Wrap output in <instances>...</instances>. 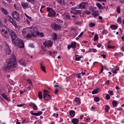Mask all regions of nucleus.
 I'll use <instances>...</instances> for the list:
<instances>
[{
    "label": "nucleus",
    "instance_id": "2eb2a0df",
    "mask_svg": "<svg viewBox=\"0 0 124 124\" xmlns=\"http://www.w3.org/2000/svg\"><path fill=\"white\" fill-rule=\"evenodd\" d=\"M71 122L73 124H78V121L76 118H73L71 120Z\"/></svg>",
    "mask_w": 124,
    "mask_h": 124
},
{
    "label": "nucleus",
    "instance_id": "e433bc0d",
    "mask_svg": "<svg viewBox=\"0 0 124 124\" xmlns=\"http://www.w3.org/2000/svg\"><path fill=\"white\" fill-rule=\"evenodd\" d=\"M42 112H40L37 113H35V115L36 116H39L42 114Z\"/></svg>",
    "mask_w": 124,
    "mask_h": 124
},
{
    "label": "nucleus",
    "instance_id": "f3484780",
    "mask_svg": "<svg viewBox=\"0 0 124 124\" xmlns=\"http://www.w3.org/2000/svg\"><path fill=\"white\" fill-rule=\"evenodd\" d=\"M12 16L16 20H18L19 18V16L18 14L14 15V14H12Z\"/></svg>",
    "mask_w": 124,
    "mask_h": 124
},
{
    "label": "nucleus",
    "instance_id": "e2e57ef3",
    "mask_svg": "<svg viewBox=\"0 0 124 124\" xmlns=\"http://www.w3.org/2000/svg\"><path fill=\"white\" fill-rule=\"evenodd\" d=\"M119 2L123 3L124 2V0H119Z\"/></svg>",
    "mask_w": 124,
    "mask_h": 124
},
{
    "label": "nucleus",
    "instance_id": "7ed1b4c3",
    "mask_svg": "<svg viewBox=\"0 0 124 124\" xmlns=\"http://www.w3.org/2000/svg\"><path fill=\"white\" fill-rule=\"evenodd\" d=\"M30 33L26 35L27 38H31L32 37H34L35 36V33L36 32V28H32V27H31L30 28Z\"/></svg>",
    "mask_w": 124,
    "mask_h": 124
},
{
    "label": "nucleus",
    "instance_id": "bf43d9fd",
    "mask_svg": "<svg viewBox=\"0 0 124 124\" xmlns=\"http://www.w3.org/2000/svg\"><path fill=\"white\" fill-rule=\"evenodd\" d=\"M89 9L90 10H91L92 11H93V7H91L89 8Z\"/></svg>",
    "mask_w": 124,
    "mask_h": 124
},
{
    "label": "nucleus",
    "instance_id": "a18cd8bd",
    "mask_svg": "<svg viewBox=\"0 0 124 124\" xmlns=\"http://www.w3.org/2000/svg\"><path fill=\"white\" fill-rule=\"evenodd\" d=\"M107 32V30H104L102 32V34H104L106 33Z\"/></svg>",
    "mask_w": 124,
    "mask_h": 124
},
{
    "label": "nucleus",
    "instance_id": "72a5a7b5",
    "mask_svg": "<svg viewBox=\"0 0 124 124\" xmlns=\"http://www.w3.org/2000/svg\"><path fill=\"white\" fill-rule=\"evenodd\" d=\"M57 38V35L55 33H54L53 35V39L54 40H55Z\"/></svg>",
    "mask_w": 124,
    "mask_h": 124
},
{
    "label": "nucleus",
    "instance_id": "473e14b6",
    "mask_svg": "<svg viewBox=\"0 0 124 124\" xmlns=\"http://www.w3.org/2000/svg\"><path fill=\"white\" fill-rule=\"evenodd\" d=\"M112 104L113 106L114 107H115L117 105V101H112Z\"/></svg>",
    "mask_w": 124,
    "mask_h": 124
},
{
    "label": "nucleus",
    "instance_id": "a19ab883",
    "mask_svg": "<svg viewBox=\"0 0 124 124\" xmlns=\"http://www.w3.org/2000/svg\"><path fill=\"white\" fill-rule=\"evenodd\" d=\"M24 14L25 15V16H26V17L27 18H28L29 19V20H31L32 19V18L31 17L29 16H28V15H26V14L25 13H24Z\"/></svg>",
    "mask_w": 124,
    "mask_h": 124
},
{
    "label": "nucleus",
    "instance_id": "49530a36",
    "mask_svg": "<svg viewBox=\"0 0 124 124\" xmlns=\"http://www.w3.org/2000/svg\"><path fill=\"white\" fill-rule=\"evenodd\" d=\"M117 12L118 13H119L120 12V8L119 6H117Z\"/></svg>",
    "mask_w": 124,
    "mask_h": 124
},
{
    "label": "nucleus",
    "instance_id": "774afa93",
    "mask_svg": "<svg viewBox=\"0 0 124 124\" xmlns=\"http://www.w3.org/2000/svg\"><path fill=\"white\" fill-rule=\"evenodd\" d=\"M101 46V45L100 43H99L97 45V46L98 47H100Z\"/></svg>",
    "mask_w": 124,
    "mask_h": 124
},
{
    "label": "nucleus",
    "instance_id": "9b49d317",
    "mask_svg": "<svg viewBox=\"0 0 124 124\" xmlns=\"http://www.w3.org/2000/svg\"><path fill=\"white\" fill-rule=\"evenodd\" d=\"M26 62V60L23 58H21L19 61V62L21 64L24 66H25L26 65L25 63Z\"/></svg>",
    "mask_w": 124,
    "mask_h": 124
},
{
    "label": "nucleus",
    "instance_id": "1a4fd4ad",
    "mask_svg": "<svg viewBox=\"0 0 124 124\" xmlns=\"http://www.w3.org/2000/svg\"><path fill=\"white\" fill-rule=\"evenodd\" d=\"M8 20L9 21V22L11 23L13 25H14V24H15V21L14 20V19L10 16H8Z\"/></svg>",
    "mask_w": 124,
    "mask_h": 124
},
{
    "label": "nucleus",
    "instance_id": "338daca9",
    "mask_svg": "<svg viewBox=\"0 0 124 124\" xmlns=\"http://www.w3.org/2000/svg\"><path fill=\"white\" fill-rule=\"evenodd\" d=\"M58 92V90L57 89H55V91L54 92V93H55V94H56Z\"/></svg>",
    "mask_w": 124,
    "mask_h": 124
},
{
    "label": "nucleus",
    "instance_id": "c756f323",
    "mask_svg": "<svg viewBox=\"0 0 124 124\" xmlns=\"http://www.w3.org/2000/svg\"><path fill=\"white\" fill-rule=\"evenodd\" d=\"M98 39V36L97 34H96L94 38V41L97 40Z\"/></svg>",
    "mask_w": 124,
    "mask_h": 124
},
{
    "label": "nucleus",
    "instance_id": "603ef678",
    "mask_svg": "<svg viewBox=\"0 0 124 124\" xmlns=\"http://www.w3.org/2000/svg\"><path fill=\"white\" fill-rule=\"evenodd\" d=\"M80 57H76L75 58V60L77 61H78L80 60Z\"/></svg>",
    "mask_w": 124,
    "mask_h": 124
},
{
    "label": "nucleus",
    "instance_id": "b1692460",
    "mask_svg": "<svg viewBox=\"0 0 124 124\" xmlns=\"http://www.w3.org/2000/svg\"><path fill=\"white\" fill-rule=\"evenodd\" d=\"M57 52H54V53H53L51 52H50L49 53V54L51 56H53L54 58H55V56H54V53L56 54Z\"/></svg>",
    "mask_w": 124,
    "mask_h": 124
},
{
    "label": "nucleus",
    "instance_id": "4d7b16f0",
    "mask_svg": "<svg viewBox=\"0 0 124 124\" xmlns=\"http://www.w3.org/2000/svg\"><path fill=\"white\" fill-rule=\"evenodd\" d=\"M102 68L101 69V70L100 71L99 73V74H100L101 73H102V71L103 70V66L102 65Z\"/></svg>",
    "mask_w": 124,
    "mask_h": 124
},
{
    "label": "nucleus",
    "instance_id": "4c0bfd02",
    "mask_svg": "<svg viewBox=\"0 0 124 124\" xmlns=\"http://www.w3.org/2000/svg\"><path fill=\"white\" fill-rule=\"evenodd\" d=\"M94 100L96 102H98L99 100V98L98 97H96L94 98Z\"/></svg>",
    "mask_w": 124,
    "mask_h": 124
},
{
    "label": "nucleus",
    "instance_id": "0eeeda50",
    "mask_svg": "<svg viewBox=\"0 0 124 124\" xmlns=\"http://www.w3.org/2000/svg\"><path fill=\"white\" fill-rule=\"evenodd\" d=\"M43 95L44 100L46 101L49 100L51 98V97L50 95L46 93H44Z\"/></svg>",
    "mask_w": 124,
    "mask_h": 124
},
{
    "label": "nucleus",
    "instance_id": "a211bd4d",
    "mask_svg": "<svg viewBox=\"0 0 124 124\" xmlns=\"http://www.w3.org/2000/svg\"><path fill=\"white\" fill-rule=\"evenodd\" d=\"M40 68H41V70L45 72H46V71L45 66H43V64L42 63H40Z\"/></svg>",
    "mask_w": 124,
    "mask_h": 124
},
{
    "label": "nucleus",
    "instance_id": "9d476101",
    "mask_svg": "<svg viewBox=\"0 0 124 124\" xmlns=\"http://www.w3.org/2000/svg\"><path fill=\"white\" fill-rule=\"evenodd\" d=\"M6 54H7L9 55L10 54L11 50L10 49V47L8 46H7V47L6 48Z\"/></svg>",
    "mask_w": 124,
    "mask_h": 124
},
{
    "label": "nucleus",
    "instance_id": "2f4dec72",
    "mask_svg": "<svg viewBox=\"0 0 124 124\" xmlns=\"http://www.w3.org/2000/svg\"><path fill=\"white\" fill-rule=\"evenodd\" d=\"M109 108V107L107 105H106L105 107V110L106 112H108Z\"/></svg>",
    "mask_w": 124,
    "mask_h": 124
},
{
    "label": "nucleus",
    "instance_id": "a878e982",
    "mask_svg": "<svg viewBox=\"0 0 124 124\" xmlns=\"http://www.w3.org/2000/svg\"><path fill=\"white\" fill-rule=\"evenodd\" d=\"M38 97L40 99L42 98V92L41 91L39 92L38 94Z\"/></svg>",
    "mask_w": 124,
    "mask_h": 124
},
{
    "label": "nucleus",
    "instance_id": "79ce46f5",
    "mask_svg": "<svg viewBox=\"0 0 124 124\" xmlns=\"http://www.w3.org/2000/svg\"><path fill=\"white\" fill-rule=\"evenodd\" d=\"M110 97L109 95L108 94H107L106 96V99L107 100H109L110 99Z\"/></svg>",
    "mask_w": 124,
    "mask_h": 124
},
{
    "label": "nucleus",
    "instance_id": "13d9d810",
    "mask_svg": "<svg viewBox=\"0 0 124 124\" xmlns=\"http://www.w3.org/2000/svg\"><path fill=\"white\" fill-rule=\"evenodd\" d=\"M40 37H43L44 36V33L42 32H41L40 34Z\"/></svg>",
    "mask_w": 124,
    "mask_h": 124
},
{
    "label": "nucleus",
    "instance_id": "423d86ee",
    "mask_svg": "<svg viewBox=\"0 0 124 124\" xmlns=\"http://www.w3.org/2000/svg\"><path fill=\"white\" fill-rule=\"evenodd\" d=\"M53 42L50 40L45 41L43 43V45L45 46V47L46 46L51 47L52 45Z\"/></svg>",
    "mask_w": 124,
    "mask_h": 124
},
{
    "label": "nucleus",
    "instance_id": "c85d7f7f",
    "mask_svg": "<svg viewBox=\"0 0 124 124\" xmlns=\"http://www.w3.org/2000/svg\"><path fill=\"white\" fill-rule=\"evenodd\" d=\"M1 9L3 13L5 14H7V12L6 10L5 9H4L2 8H1Z\"/></svg>",
    "mask_w": 124,
    "mask_h": 124
},
{
    "label": "nucleus",
    "instance_id": "ea45409f",
    "mask_svg": "<svg viewBox=\"0 0 124 124\" xmlns=\"http://www.w3.org/2000/svg\"><path fill=\"white\" fill-rule=\"evenodd\" d=\"M119 69V68H117L116 69H115L114 70H113L112 71V72L114 73H116V71L118 70Z\"/></svg>",
    "mask_w": 124,
    "mask_h": 124
},
{
    "label": "nucleus",
    "instance_id": "052dcab7",
    "mask_svg": "<svg viewBox=\"0 0 124 124\" xmlns=\"http://www.w3.org/2000/svg\"><path fill=\"white\" fill-rule=\"evenodd\" d=\"M12 14H14V15H17V14H18L17 12L16 11H14V12H13L12 13Z\"/></svg>",
    "mask_w": 124,
    "mask_h": 124
},
{
    "label": "nucleus",
    "instance_id": "6e6552de",
    "mask_svg": "<svg viewBox=\"0 0 124 124\" xmlns=\"http://www.w3.org/2000/svg\"><path fill=\"white\" fill-rule=\"evenodd\" d=\"M88 3L87 2H82L79 4V7L80 8L85 9V7L87 6Z\"/></svg>",
    "mask_w": 124,
    "mask_h": 124
},
{
    "label": "nucleus",
    "instance_id": "ddd939ff",
    "mask_svg": "<svg viewBox=\"0 0 124 124\" xmlns=\"http://www.w3.org/2000/svg\"><path fill=\"white\" fill-rule=\"evenodd\" d=\"M3 36L6 38H8L9 35L7 31H5L3 33H2Z\"/></svg>",
    "mask_w": 124,
    "mask_h": 124
},
{
    "label": "nucleus",
    "instance_id": "09e8293b",
    "mask_svg": "<svg viewBox=\"0 0 124 124\" xmlns=\"http://www.w3.org/2000/svg\"><path fill=\"white\" fill-rule=\"evenodd\" d=\"M27 1L29 2H31L32 3H34L35 2V0H27Z\"/></svg>",
    "mask_w": 124,
    "mask_h": 124
},
{
    "label": "nucleus",
    "instance_id": "69168bd1",
    "mask_svg": "<svg viewBox=\"0 0 124 124\" xmlns=\"http://www.w3.org/2000/svg\"><path fill=\"white\" fill-rule=\"evenodd\" d=\"M28 83L29 84L32 85V82L31 80L29 79L28 80Z\"/></svg>",
    "mask_w": 124,
    "mask_h": 124
},
{
    "label": "nucleus",
    "instance_id": "cd10ccee",
    "mask_svg": "<svg viewBox=\"0 0 124 124\" xmlns=\"http://www.w3.org/2000/svg\"><path fill=\"white\" fill-rule=\"evenodd\" d=\"M1 95L5 99H6L7 101H9V100L8 99L7 97L3 93L1 94Z\"/></svg>",
    "mask_w": 124,
    "mask_h": 124
},
{
    "label": "nucleus",
    "instance_id": "5fc2aeb1",
    "mask_svg": "<svg viewBox=\"0 0 124 124\" xmlns=\"http://www.w3.org/2000/svg\"><path fill=\"white\" fill-rule=\"evenodd\" d=\"M80 74L78 73L77 74V77L79 78H80L81 77V76L80 75Z\"/></svg>",
    "mask_w": 124,
    "mask_h": 124
},
{
    "label": "nucleus",
    "instance_id": "f8f14e48",
    "mask_svg": "<svg viewBox=\"0 0 124 124\" xmlns=\"http://www.w3.org/2000/svg\"><path fill=\"white\" fill-rule=\"evenodd\" d=\"M29 30H29V29L27 28L23 29V30L22 33L24 36H26V33L28 32Z\"/></svg>",
    "mask_w": 124,
    "mask_h": 124
},
{
    "label": "nucleus",
    "instance_id": "f257e3e1",
    "mask_svg": "<svg viewBox=\"0 0 124 124\" xmlns=\"http://www.w3.org/2000/svg\"><path fill=\"white\" fill-rule=\"evenodd\" d=\"M10 36L11 37V41L16 46H19V48H23L24 46V44L23 41L19 39L15 32L11 30H8Z\"/></svg>",
    "mask_w": 124,
    "mask_h": 124
},
{
    "label": "nucleus",
    "instance_id": "39448f33",
    "mask_svg": "<svg viewBox=\"0 0 124 124\" xmlns=\"http://www.w3.org/2000/svg\"><path fill=\"white\" fill-rule=\"evenodd\" d=\"M52 28L55 30H60L61 28V26L54 23H52L51 24Z\"/></svg>",
    "mask_w": 124,
    "mask_h": 124
},
{
    "label": "nucleus",
    "instance_id": "4468645a",
    "mask_svg": "<svg viewBox=\"0 0 124 124\" xmlns=\"http://www.w3.org/2000/svg\"><path fill=\"white\" fill-rule=\"evenodd\" d=\"M57 2L61 5H65V4L64 0H57Z\"/></svg>",
    "mask_w": 124,
    "mask_h": 124
},
{
    "label": "nucleus",
    "instance_id": "37998d69",
    "mask_svg": "<svg viewBox=\"0 0 124 124\" xmlns=\"http://www.w3.org/2000/svg\"><path fill=\"white\" fill-rule=\"evenodd\" d=\"M84 13L88 15H89L91 14V12L90 11L87 10L85 11Z\"/></svg>",
    "mask_w": 124,
    "mask_h": 124
},
{
    "label": "nucleus",
    "instance_id": "4be33fe9",
    "mask_svg": "<svg viewBox=\"0 0 124 124\" xmlns=\"http://www.w3.org/2000/svg\"><path fill=\"white\" fill-rule=\"evenodd\" d=\"M110 28L112 30H115L117 29V26L114 25H111L110 26Z\"/></svg>",
    "mask_w": 124,
    "mask_h": 124
},
{
    "label": "nucleus",
    "instance_id": "f704fd0d",
    "mask_svg": "<svg viewBox=\"0 0 124 124\" xmlns=\"http://www.w3.org/2000/svg\"><path fill=\"white\" fill-rule=\"evenodd\" d=\"M80 13V11L79 10H76L74 11L73 14H79Z\"/></svg>",
    "mask_w": 124,
    "mask_h": 124
},
{
    "label": "nucleus",
    "instance_id": "20e7f679",
    "mask_svg": "<svg viewBox=\"0 0 124 124\" xmlns=\"http://www.w3.org/2000/svg\"><path fill=\"white\" fill-rule=\"evenodd\" d=\"M47 11L49 12V13L48 14V16L49 17L55 16V12L52 8L48 7L47 8Z\"/></svg>",
    "mask_w": 124,
    "mask_h": 124
},
{
    "label": "nucleus",
    "instance_id": "dca6fc26",
    "mask_svg": "<svg viewBox=\"0 0 124 124\" xmlns=\"http://www.w3.org/2000/svg\"><path fill=\"white\" fill-rule=\"evenodd\" d=\"M21 4L22 7L24 8H26L27 7H28V4L27 2H22Z\"/></svg>",
    "mask_w": 124,
    "mask_h": 124
},
{
    "label": "nucleus",
    "instance_id": "7c9ffc66",
    "mask_svg": "<svg viewBox=\"0 0 124 124\" xmlns=\"http://www.w3.org/2000/svg\"><path fill=\"white\" fill-rule=\"evenodd\" d=\"M31 104L33 105V108L35 110H37V107L36 105L34 103H31Z\"/></svg>",
    "mask_w": 124,
    "mask_h": 124
},
{
    "label": "nucleus",
    "instance_id": "680f3d73",
    "mask_svg": "<svg viewBox=\"0 0 124 124\" xmlns=\"http://www.w3.org/2000/svg\"><path fill=\"white\" fill-rule=\"evenodd\" d=\"M92 52H93L95 53L97 52V50L95 49H93L92 50Z\"/></svg>",
    "mask_w": 124,
    "mask_h": 124
},
{
    "label": "nucleus",
    "instance_id": "3c124183",
    "mask_svg": "<svg viewBox=\"0 0 124 124\" xmlns=\"http://www.w3.org/2000/svg\"><path fill=\"white\" fill-rule=\"evenodd\" d=\"M3 27L4 28H6V26L5 25H2L1 22L0 21V27Z\"/></svg>",
    "mask_w": 124,
    "mask_h": 124
},
{
    "label": "nucleus",
    "instance_id": "6ab92c4d",
    "mask_svg": "<svg viewBox=\"0 0 124 124\" xmlns=\"http://www.w3.org/2000/svg\"><path fill=\"white\" fill-rule=\"evenodd\" d=\"M75 111L73 110H71L70 112V114L71 117H74L75 115Z\"/></svg>",
    "mask_w": 124,
    "mask_h": 124
},
{
    "label": "nucleus",
    "instance_id": "8fccbe9b",
    "mask_svg": "<svg viewBox=\"0 0 124 124\" xmlns=\"http://www.w3.org/2000/svg\"><path fill=\"white\" fill-rule=\"evenodd\" d=\"M117 22H120V23H121V17H119L117 20Z\"/></svg>",
    "mask_w": 124,
    "mask_h": 124
},
{
    "label": "nucleus",
    "instance_id": "393cba45",
    "mask_svg": "<svg viewBox=\"0 0 124 124\" xmlns=\"http://www.w3.org/2000/svg\"><path fill=\"white\" fill-rule=\"evenodd\" d=\"M75 101L77 104H79L80 103V99L79 98H76L75 100Z\"/></svg>",
    "mask_w": 124,
    "mask_h": 124
},
{
    "label": "nucleus",
    "instance_id": "bb28decb",
    "mask_svg": "<svg viewBox=\"0 0 124 124\" xmlns=\"http://www.w3.org/2000/svg\"><path fill=\"white\" fill-rule=\"evenodd\" d=\"M96 5L97 7L99 9L101 8L103 9V8H102V5L100 3H97L96 4Z\"/></svg>",
    "mask_w": 124,
    "mask_h": 124
},
{
    "label": "nucleus",
    "instance_id": "de8ad7c7",
    "mask_svg": "<svg viewBox=\"0 0 124 124\" xmlns=\"http://www.w3.org/2000/svg\"><path fill=\"white\" fill-rule=\"evenodd\" d=\"M108 48L110 49V48H112V49H114L115 48V47L114 46H110L109 45H108L107 46Z\"/></svg>",
    "mask_w": 124,
    "mask_h": 124
},
{
    "label": "nucleus",
    "instance_id": "58836bf2",
    "mask_svg": "<svg viewBox=\"0 0 124 124\" xmlns=\"http://www.w3.org/2000/svg\"><path fill=\"white\" fill-rule=\"evenodd\" d=\"M65 16L66 18V19H70L71 18L70 16L68 14H66L65 15Z\"/></svg>",
    "mask_w": 124,
    "mask_h": 124
},
{
    "label": "nucleus",
    "instance_id": "f03ea898",
    "mask_svg": "<svg viewBox=\"0 0 124 124\" xmlns=\"http://www.w3.org/2000/svg\"><path fill=\"white\" fill-rule=\"evenodd\" d=\"M17 67V64L14 56L9 60V62L5 67V68L7 71L10 72L16 70Z\"/></svg>",
    "mask_w": 124,
    "mask_h": 124
},
{
    "label": "nucleus",
    "instance_id": "412c9836",
    "mask_svg": "<svg viewBox=\"0 0 124 124\" xmlns=\"http://www.w3.org/2000/svg\"><path fill=\"white\" fill-rule=\"evenodd\" d=\"M76 43L75 42H73L71 44V47L73 48H76Z\"/></svg>",
    "mask_w": 124,
    "mask_h": 124
},
{
    "label": "nucleus",
    "instance_id": "6e6d98bb",
    "mask_svg": "<svg viewBox=\"0 0 124 124\" xmlns=\"http://www.w3.org/2000/svg\"><path fill=\"white\" fill-rule=\"evenodd\" d=\"M37 30H36V32H35L36 33V34L37 35H38V36H40V33L38 31L37 32Z\"/></svg>",
    "mask_w": 124,
    "mask_h": 124
},
{
    "label": "nucleus",
    "instance_id": "aec40b11",
    "mask_svg": "<svg viewBox=\"0 0 124 124\" xmlns=\"http://www.w3.org/2000/svg\"><path fill=\"white\" fill-rule=\"evenodd\" d=\"M93 11V12L92 14V15L95 18L96 16H99L98 13L96 11Z\"/></svg>",
    "mask_w": 124,
    "mask_h": 124
},
{
    "label": "nucleus",
    "instance_id": "5701e85b",
    "mask_svg": "<svg viewBox=\"0 0 124 124\" xmlns=\"http://www.w3.org/2000/svg\"><path fill=\"white\" fill-rule=\"evenodd\" d=\"M99 89L97 88L96 89H95L93 90L92 92V93L93 94H96L98 93V91L99 90Z\"/></svg>",
    "mask_w": 124,
    "mask_h": 124
},
{
    "label": "nucleus",
    "instance_id": "c9c22d12",
    "mask_svg": "<svg viewBox=\"0 0 124 124\" xmlns=\"http://www.w3.org/2000/svg\"><path fill=\"white\" fill-rule=\"evenodd\" d=\"M95 23H91L89 24V26L90 27H92L95 26Z\"/></svg>",
    "mask_w": 124,
    "mask_h": 124
},
{
    "label": "nucleus",
    "instance_id": "c03bdc74",
    "mask_svg": "<svg viewBox=\"0 0 124 124\" xmlns=\"http://www.w3.org/2000/svg\"><path fill=\"white\" fill-rule=\"evenodd\" d=\"M108 93H109L110 95H113V92L112 91H109L108 92Z\"/></svg>",
    "mask_w": 124,
    "mask_h": 124
},
{
    "label": "nucleus",
    "instance_id": "0e129e2a",
    "mask_svg": "<svg viewBox=\"0 0 124 124\" xmlns=\"http://www.w3.org/2000/svg\"><path fill=\"white\" fill-rule=\"evenodd\" d=\"M83 32H81L80 34L78 36V37H81L83 34Z\"/></svg>",
    "mask_w": 124,
    "mask_h": 124
},
{
    "label": "nucleus",
    "instance_id": "864d4df0",
    "mask_svg": "<svg viewBox=\"0 0 124 124\" xmlns=\"http://www.w3.org/2000/svg\"><path fill=\"white\" fill-rule=\"evenodd\" d=\"M14 6L15 7V8L16 10H18V7H17L16 6V4H15L14 5Z\"/></svg>",
    "mask_w": 124,
    "mask_h": 124
}]
</instances>
